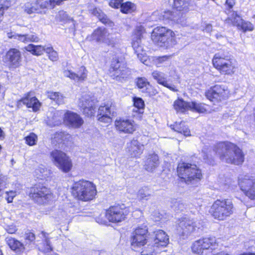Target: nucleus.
<instances>
[{
  "instance_id": "1",
  "label": "nucleus",
  "mask_w": 255,
  "mask_h": 255,
  "mask_svg": "<svg viewBox=\"0 0 255 255\" xmlns=\"http://www.w3.org/2000/svg\"><path fill=\"white\" fill-rule=\"evenodd\" d=\"M213 151L220 159L228 163L240 165L244 161L242 150L230 142H220L214 147Z\"/></svg>"
},
{
  "instance_id": "2",
  "label": "nucleus",
  "mask_w": 255,
  "mask_h": 255,
  "mask_svg": "<svg viewBox=\"0 0 255 255\" xmlns=\"http://www.w3.org/2000/svg\"><path fill=\"white\" fill-rule=\"evenodd\" d=\"M71 190L74 196L83 201L93 200L97 194L96 185L93 182L85 180H80L75 182Z\"/></svg>"
},
{
  "instance_id": "3",
  "label": "nucleus",
  "mask_w": 255,
  "mask_h": 255,
  "mask_svg": "<svg viewBox=\"0 0 255 255\" xmlns=\"http://www.w3.org/2000/svg\"><path fill=\"white\" fill-rule=\"evenodd\" d=\"M234 210V205L231 200L220 199L213 202L209 212L215 219L224 221L233 214Z\"/></svg>"
},
{
  "instance_id": "4",
  "label": "nucleus",
  "mask_w": 255,
  "mask_h": 255,
  "mask_svg": "<svg viewBox=\"0 0 255 255\" xmlns=\"http://www.w3.org/2000/svg\"><path fill=\"white\" fill-rule=\"evenodd\" d=\"M151 38L153 42L160 47L167 48L176 43L175 33L163 26L154 28L151 33Z\"/></svg>"
},
{
  "instance_id": "5",
  "label": "nucleus",
  "mask_w": 255,
  "mask_h": 255,
  "mask_svg": "<svg viewBox=\"0 0 255 255\" xmlns=\"http://www.w3.org/2000/svg\"><path fill=\"white\" fill-rule=\"evenodd\" d=\"M177 172L179 177L187 184L200 180L202 176L201 170L196 165L184 162L178 164Z\"/></svg>"
},
{
  "instance_id": "6",
  "label": "nucleus",
  "mask_w": 255,
  "mask_h": 255,
  "mask_svg": "<svg viewBox=\"0 0 255 255\" xmlns=\"http://www.w3.org/2000/svg\"><path fill=\"white\" fill-rule=\"evenodd\" d=\"M212 63L214 67L223 74H233L236 69L233 61L222 53L215 54L212 59Z\"/></svg>"
},
{
  "instance_id": "7",
  "label": "nucleus",
  "mask_w": 255,
  "mask_h": 255,
  "mask_svg": "<svg viewBox=\"0 0 255 255\" xmlns=\"http://www.w3.org/2000/svg\"><path fill=\"white\" fill-rule=\"evenodd\" d=\"M50 156L54 165L63 172L68 173L72 169V160L65 152L54 150L50 152Z\"/></svg>"
},
{
  "instance_id": "8",
  "label": "nucleus",
  "mask_w": 255,
  "mask_h": 255,
  "mask_svg": "<svg viewBox=\"0 0 255 255\" xmlns=\"http://www.w3.org/2000/svg\"><path fill=\"white\" fill-rule=\"evenodd\" d=\"M93 40L100 43H104L112 47L118 46L120 38L110 34L108 30L104 27H99L96 29L91 35Z\"/></svg>"
},
{
  "instance_id": "9",
  "label": "nucleus",
  "mask_w": 255,
  "mask_h": 255,
  "mask_svg": "<svg viewBox=\"0 0 255 255\" xmlns=\"http://www.w3.org/2000/svg\"><path fill=\"white\" fill-rule=\"evenodd\" d=\"M238 185L241 190L251 200H255V178L249 175H240Z\"/></svg>"
},
{
  "instance_id": "10",
  "label": "nucleus",
  "mask_w": 255,
  "mask_h": 255,
  "mask_svg": "<svg viewBox=\"0 0 255 255\" xmlns=\"http://www.w3.org/2000/svg\"><path fill=\"white\" fill-rule=\"evenodd\" d=\"M29 197L39 204H44L53 199V194L47 187L36 185L30 189Z\"/></svg>"
},
{
  "instance_id": "11",
  "label": "nucleus",
  "mask_w": 255,
  "mask_h": 255,
  "mask_svg": "<svg viewBox=\"0 0 255 255\" xmlns=\"http://www.w3.org/2000/svg\"><path fill=\"white\" fill-rule=\"evenodd\" d=\"M148 229L145 225L137 227L133 233L131 241V247L132 250L138 251L147 243Z\"/></svg>"
},
{
  "instance_id": "12",
  "label": "nucleus",
  "mask_w": 255,
  "mask_h": 255,
  "mask_svg": "<svg viewBox=\"0 0 255 255\" xmlns=\"http://www.w3.org/2000/svg\"><path fill=\"white\" fill-rule=\"evenodd\" d=\"M229 90L224 85H216L206 92V96L209 100L222 101L227 98L229 95Z\"/></svg>"
},
{
  "instance_id": "13",
  "label": "nucleus",
  "mask_w": 255,
  "mask_h": 255,
  "mask_svg": "<svg viewBox=\"0 0 255 255\" xmlns=\"http://www.w3.org/2000/svg\"><path fill=\"white\" fill-rule=\"evenodd\" d=\"M129 71L119 59H113L110 69L111 76L117 80L127 78L129 74Z\"/></svg>"
},
{
  "instance_id": "14",
  "label": "nucleus",
  "mask_w": 255,
  "mask_h": 255,
  "mask_svg": "<svg viewBox=\"0 0 255 255\" xmlns=\"http://www.w3.org/2000/svg\"><path fill=\"white\" fill-rule=\"evenodd\" d=\"M22 56L21 52L17 49L11 48L6 53L4 62L9 69L13 70L21 65Z\"/></svg>"
},
{
  "instance_id": "15",
  "label": "nucleus",
  "mask_w": 255,
  "mask_h": 255,
  "mask_svg": "<svg viewBox=\"0 0 255 255\" xmlns=\"http://www.w3.org/2000/svg\"><path fill=\"white\" fill-rule=\"evenodd\" d=\"M126 211L119 206H112L106 212L105 216L109 222L117 223L124 221L127 216Z\"/></svg>"
},
{
  "instance_id": "16",
  "label": "nucleus",
  "mask_w": 255,
  "mask_h": 255,
  "mask_svg": "<svg viewBox=\"0 0 255 255\" xmlns=\"http://www.w3.org/2000/svg\"><path fill=\"white\" fill-rule=\"evenodd\" d=\"M48 2L46 1H42L41 0H36L35 2L26 3L23 7L24 10L27 14L33 13H45L46 9L48 8Z\"/></svg>"
},
{
  "instance_id": "17",
  "label": "nucleus",
  "mask_w": 255,
  "mask_h": 255,
  "mask_svg": "<svg viewBox=\"0 0 255 255\" xmlns=\"http://www.w3.org/2000/svg\"><path fill=\"white\" fill-rule=\"evenodd\" d=\"M82 109L83 114L87 117H92L95 113V105L94 102L91 100L89 96L85 95L80 99L78 104Z\"/></svg>"
},
{
  "instance_id": "18",
  "label": "nucleus",
  "mask_w": 255,
  "mask_h": 255,
  "mask_svg": "<svg viewBox=\"0 0 255 255\" xmlns=\"http://www.w3.org/2000/svg\"><path fill=\"white\" fill-rule=\"evenodd\" d=\"M115 125L119 131L126 133H132L137 128L134 122L128 119H120L116 121Z\"/></svg>"
},
{
  "instance_id": "19",
  "label": "nucleus",
  "mask_w": 255,
  "mask_h": 255,
  "mask_svg": "<svg viewBox=\"0 0 255 255\" xmlns=\"http://www.w3.org/2000/svg\"><path fill=\"white\" fill-rule=\"evenodd\" d=\"M194 230V226L192 221L184 218L180 221L177 227V234L182 236L183 238L186 237Z\"/></svg>"
},
{
  "instance_id": "20",
  "label": "nucleus",
  "mask_w": 255,
  "mask_h": 255,
  "mask_svg": "<svg viewBox=\"0 0 255 255\" xmlns=\"http://www.w3.org/2000/svg\"><path fill=\"white\" fill-rule=\"evenodd\" d=\"M64 122L73 128H79L84 123L83 119L76 113L67 111L64 115Z\"/></svg>"
},
{
  "instance_id": "21",
  "label": "nucleus",
  "mask_w": 255,
  "mask_h": 255,
  "mask_svg": "<svg viewBox=\"0 0 255 255\" xmlns=\"http://www.w3.org/2000/svg\"><path fill=\"white\" fill-rule=\"evenodd\" d=\"M22 103L28 108H32L33 111H37L40 107V103L38 99L31 93H27L18 102V104L20 105Z\"/></svg>"
},
{
  "instance_id": "22",
  "label": "nucleus",
  "mask_w": 255,
  "mask_h": 255,
  "mask_svg": "<svg viewBox=\"0 0 255 255\" xmlns=\"http://www.w3.org/2000/svg\"><path fill=\"white\" fill-rule=\"evenodd\" d=\"M88 71L84 66H81L77 73H75L71 70H65L63 72L64 76L77 82L85 81L87 77Z\"/></svg>"
},
{
  "instance_id": "23",
  "label": "nucleus",
  "mask_w": 255,
  "mask_h": 255,
  "mask_svg": "<svg viewBox=\"0 0 255 255\" xmlns=\"http://www.w3.org/2000/svg\"><path fill=\"white\" fill-rule=\"evenodd\" d=\"M7 35L9 38H13L24 43L38 42L39 41V38L34 34H21L10 32L7 33Z\"/></svg>"
},
{
  "instance_id": "24",
  "label": "nucleus",
  "mask_w": 255,
  "mask_h": 255,
  "mask_svg": "<svg viewBox=\"0 0 255 255\" xmlns=\"http://www.w3.org/2000/svg\"><path fill=\"white\" fill-rule=\"evenodd\" d=\"M152 76L159 84L162 85L173 91H177L176 88L174 85L168 83L166 75L164 73L158 71H154L152 73Z\"/></svg>"
},
{
  "instance_id": "25",
  "label": "nucleus",
  "mask_w": 255,
  "mask_h": 255,
  "mask_svg": "<svg viewBox=\"0 0 255 255\" xmlns=\"http://www.w3.org/2000/svg\"><path fill=\"white\" fill-rule=\"evenodd\" d=\"M127 148L131 157H138L142 153L144 147L137 140H132L128 144Z\"/></svg>"
},
{
  "instance_id": "26",
  "label": "nucleus",
  "mask_w": 255,
  "mask_h": 255,
  "mask_svg": "<svg viewBox=\"0 0 255 255\" xmlns=\"http://www.w3.org/2000/svg\"><path fill=\"white\" fill-rule=\"evenodd\" d=\"M98 119L100 122L109 124L112 122V113L110 107L108 105L101 106L99 107Z\"/></svg>"
},
{
  "instance_id": "27",
  "label": "nucleus",
  "mask_w": 255,
  "mask_h": 255,
  "mask_svg": "<svg viewBox=\"0 0 255 255\" xmlns=\"http://www.w3.org/2000/svg\"><path fill=\"white\" fill-rule=\"evenodd\" d=\"M145 30L144 27L141 25L136 26L134 30L132 37V47L133 48H138L139 45H141V40L143 37V34Z\"/></svg>"
},
{
  "instance_id": "28",
  "label": "nucleus",
  "mask_w": 255,
  "mask_h": 255,
  "mask_svg": "<svg viewBox=\"0 0 255 255\" xmlns=\"http://www.w3.org/2000/svg\"><path fill=\"white\" fill-rule=\"evenodd\" d=\"M154 244L157 247H166L169 243V238L166 233L161 230L154 232Z\"/></svg>"
},
{
  "instance_id": "29",
  "label": "nucleus",
  "mask_w": 255,
  "mask_h": 255,
  "mask_svg": "<svg viewBox=\"0 0 255 255\" xmlns=\"http://www.w3.org/2000/svg\"><path fill=\"white\" fill-rule=\"evenodd\" d=\"M5 241L9 247L13 251L16 252H22L27 246V243L25 244L11 237H7L5 238Z\"/></svg>"
},
{
  "instance_id": "30",
  "label": "nucleus",
  "mask_w": 255,
  "mask_h": 255,
  "mask_svg": "<svg viewBox=\"0 0 255 255\" xmlns=\"http://www.w3.org/2000/svg\"><path fill=\"white\" fill-rule=\"evenodd\" d=\"M193 105L191 102H186L179 99L174 102L173 107L177 112L184 113L190 110V106Z\"/></svg>"
},
{
  "instance_id": "31",
  "label": "nucleus",
  "mask_w": 255,
  "mask_h": 255,
  "mask_svg": "<svg viewBox=\"0 0 255 255\" xmlns=\"http://www.w3.org/2000/svg\"><path fill=\"white\" fill-rule=\"evenodd\" d=\"M159 164L158 156L155 154H151L148 156L146 160L145 167L148 171H152Z\"/></svg>"
},
{
  "instance_id": "32",
  "label": "nucleus",
  "mask_w": 255,
  "mask_h": 255,
  "mask_svg": "<svg viewBox=\"0 0 255 255\" xmlns=\"http://www.w3.org/2000/svg\"><path fill=\"white\" fill-rule=\"evenodd\" d=\"M171 128L175 131L183 134L185 136H190V130L185 125L184 122H176L171 126Z\"/></svg>"
},
{
  "instance_id": "33",
  "label": "nucleus",
  "mask_w": 255,
  "mask_h": 255,
  "mask_svg": "<svg viewBox=\"0 0 255 255\" xmlns=\"http://www.w3.org/2000/svg\"><path fill=\"white\" fill-rule=\"evenodd\" d=\"M93 14L96 16L103 23L111 27L114 25V23L108 18L107 16L100 9L97 8H94L93 11Z\"/></svg>"
},
{
  "instance_id": "34",
  "label": "nucleus",
  "mask_w": 255,
  "mask_h": 255,
  "mask_svg": "<svg viewBox=\"0 0 255 255\" xmlns=\"http://www.w3.org/2000/svg\"><path fill=\"white\" fill-rule=\"evenodd\" d=\"M153 191L150 188L143 187L138 190L137 197L140 201L147 200L151 197Z\"/></svg>"
},
{
  "instance_id": "35",
  "label": "nucleus",
  "mask_w": 255,
  "mask_h": 255,
  "mask_svg": "<svg viewBox=\"0 0 255 255\" xmlns=\"http://www.w3.org/2000/svg\"><path fill=\"white\" fill-rule=\"evenodd\" d=\"M25 49L34 55H41L46 51V48L41 45L29 44L25 47Z\"/></svg>"
},
{
  "instance_id": "36",
  "label": "nucleus",
  "mask_w": 255,
  "mask_h": 255,
  "mask_svg": "<svg viewBox=\"0 0 255 255\" xmlns=\"http://www.w3.org/2000/svg\"><path fill=\"white\" fill-rule=\"evenodd\" d=\"M176 14L170 10L164 11L161 13L157 19H155V20H171L177 23H180L181 22L180 19L177 18L176 16Z\"/></svg>"
},
{
  "instance_id": "37",
  "label": "nucleus",
  "mask_w": 255,
  "mask_h": 255,
  "mask_svg": "<svg viewBox=\"0 0 255 255\" xmlns=\"http://www.w3.org/2000/svg\"><path fill=\"white\" fill-rule=\"evenodd\" d=\"M46 95L48 98L55 102L58 105L64 103L65 97L59 92H47Z\"/></svg>"
},
{
  "instance_id": "38",
  "label": "nucleus",
  "mask_w": 255,
  "mask_h": 255,
  "mask_svg": "<svg viewBox=\"0 0 255 255\" xmlns=\"http://www.w3.org/2000/svg\"><path fill=\"white\" fill-rule=\"evenodd\" d=\"M170 56H163L161 57H154L152 58V61L157 67L166 66L170 64Z\"/></svg>"
},
{
  "instance_id": "39",
  "label": "nucleus",
  "mask_w": 255,
  "mask_h": 255,
  "mask_svg": "<svg viewBox=\"0 0 255 255\" xmlns=\"http://www.w3.org/2000/svg\"><path fill=\"white\" fill-rule=\"evenodd\" d=\"M132 101L134 108L133 111L139 114H142L144 107V103L142 99L140 98L134 97Z\"/></svg>"
},
{
  "instance_id": "40",
  "label": "nucleus",
  "mask_w": 255,
  "mask_h": 255,
  "mask_svg": "<svg viewBox=\"0 0 255 255\" xmlns=\"http://www.w3.org/2000/svg\"><path fill=\"white\" fill-rule=\"evenodd\" d=\"M139 46V47L138 48H136V49L135 48L133 49L139 60L144 64L148 65V57L145 52L143 51L142 45Z\"/></svg>"
},
{
  "instance_id": "41",
  "label": "nucleus",
  "mask_w": 255,
  "mask_h": 255,
  "mask_svg": "<svg viewBox=\"0 0 255 255\" xmlns=\"http://www.w3.org/2000/svg\"><path fill=\"white\" fill-rule=\"evenodd\" d=\"M189 0H174V7L177 11H187Z\"/></svg>"
},
{
  "instance_id": "42",
  "label": "nucleus",
  "mask_w": 255,
  "mask_h": 255,
  "mask_svg": "<svg viewBox=\"0 0 255 255\" xmlns=\"http://www.w3.org/2000/svg\"><path fill=\"white\" fill-rule=\"evenodd\" d=\"M136 85L144 93L147 89H151V85L145 78H138L136 81Z\"/></svg>"
},
{
  "instance_id": "43",
  "label": "nucleus",
  "mask_w": 255,
  "mask_h": 255,
  "mask_svg": "<svg viewBox=\"0 0 255 255\" xmlns=\"http://www.w3.org/2000/svg\"><path fill=\"white\" fill-rule=\"evenodd\" d=\"M136 8V7L133 3L127 1L122 3L121 11L124 13H131L135 10Z\"/></svg>"
},
{
  "instance_id": "44",
  "label": "nucleus",
  "mask_w": 255,
  "mask_h": 255,
  "mask_svg": "<svg viewBox=\"0 0 255 255\" xmlns=\"http://www.w3.org/2000/svg\"><path fill=\"white\" fill-rule=\"evenodd\" d=\"M71 138V135L64 132H60L59 133H56L54 137V140L58 143L62 142H66L70 140Z\"/></svg>"
},
{
  "instance_id": "45",
  "label": "nucleus",
  "mask_w": 255,
  "mask_h": 255,
  "mask_svg": "<svg viewBox=\"0 0 255 255\" xmlns=\"http://www.w3.org/2000/svg\"><path fill=\"white\" fill-rule=\"evenodd\" d=\"M37 136L34 133L31 132L25 137L26 143L29 146H33L36 144L37 141Z\"/></svg>"
},
{
  "instance_id": "46",
  "label": "nucleus",
  "mask_w": 255,
  "mask_h": 255,
  "mask_svg": "<svg viewBox=\"0 0 255 255\" xmlns=\"http://www.w3.org/2000/svg\"><path fill=\"white\" fill-rule=\"evenodd\" d=\"M193 106H190V109L192 111H196L198 113H204L206 112V109L205 105L201 104H197L194 102H191Z\"/></svg>"
},
{
  "instance_id": "47",
  "label": "nucleus",
  "mask_w": 255,
  "mask_h": 255,
  "mask_svg": "<svg viewBox=\"0 0 255 255\" xmlns=\"http://www.w3.org/2000/svg\"><path fill=\"white\" fill-rule=\"evenodd\" d=\"M238 28L239 29H242L243 31L246 32L247 31H252L254 29V25L252 23L249 21H245L242 20V22L240 23V25H239Z\"/></svg>"
},
{
  "instance_id": "48",
  "label": "nucleus",
  "mask_w": 255,
  "mask_h": 255,
  "mask_svg": "<svg viewBox=\"0 0 255 255\" xmlns=\"http://www.w3.org/2000/svg\"><path fill=\"white\" fill-rule=\"evenodd\" d=\"M11 0H0V14H4L5 10H7L11 5Z\"/></svg>"
},
{
  "instance_id": "49",
  "label": "nucleus",
  "mask_w": 255,
  "mask_h": 255,
  "mask_svg": "<svg viewBox=\"0 0 255 255\" xmlns=\"http://www.w3.org/2000/svg\"><path fill=\"white\" fill-rule=\"evenodd\" d=\"M45 52L48 54L49 58L51 61H56L58 60V53L52 47H46Z\"/></svg>"
},
{
  "instance_id": "50",
  "label": "nucleus",
  "mask_w": 255,
  "mask_h": 255,
  "mask_svg": "<svg viewBox=\"0 0 255 255\" xmlns=\"http://www.w3.org/2000/svg\"><path fill=\"white\" fill-rule=\"evenodd\" d=\"M24 239L25 240V243L24 244L27 243V245L26 247H29L30 245L33 243L35 240V235L30 232H26L25 234Z\"/></svg>"
},
{
  "instance_id": "51",
  "label": "nucleus",
  "mask_w": 255,
  "mask_h": 255,
  "mask_svg": "<svg viewBox=\"0 0 255 255\" xmlns=\"http://www.w3.org/2000/svg\"><path fill=\"white\" fill-rule=\"evenodd\" d=\"M36 173L38 175V178H42L47 175V170L46 168L43 165H41L35 170Z\"/></svg>"
},
{
  "instance_id": "52",
  "label": "nucleus",
  "mask_w": 255,
  "mask_h": 255,
  "mask_svg": "<svg viewBox=\"0 0 255 255\" xmlns=\"http://www.w3.org/2000/svg\"><path fill=\"white\" fill-rule=\"evenodd\" d=\"M7 178L3 175L0 176V197L3 196V190L6 188Z\"/></svg>"
},
{
  "instance_id": "53",
  "label": "nucleus",
  "mask_w": 255,
  "mask_h": 255,
  "mask_svg": "<svg viewBox=\"0 0 255 255\" xmlns=\"http://www.w3.org/2000/svg\"><path fill=\"white\" fill-rule=\"evenodd\" d=\"M234 25L237 27L240 25L241 22H242V18L239 16L236 13H233L232 17L230 19Z\"/></svg>"
},
{
  "instance_id": "54",
  "label": "nucleus",
  "mask_w": 255,
  "mask_h": 255,
  "mask_svg": "<svg viewBox=\"0 0 255 255\" xmlns=\"http://www.w3.org/2000/svg\"><path fill=\"white\" fill-rule=\"evenodd\" d=\"M42 234L44 238H45L44 240V244L46 245L45 247L42 249V251L44 253H48L51 251L52 250V248L50 245L49 240L46 237L45 233L42 232Z\"/></svg>"
},
{
  "instance_id": "55",
  "label": "nucleus",
  "mask_w": 255,
  "mask_h": 255,
  "mask_svg": "<svg viewBox=\"0 0 255 255\" xmlns=\"http://www.w3.org/2000/svg\"><path fill=\"white\" fill-rule=\"evenodd\" d=\"M5 198L8 203H11L13 198L16 196V192L13 191H10L9 192H5Z\"/></svg>"
},
{
  "instance_id": "56",
  "label": "nucleus",
  "mask_w": 255,
  "mask_h": 255,
  "mask_svg": "<svg viewBox=\"0 0 255 255\" xmlns=\"http://www.w3.org/2000/svg\"><path fill=\"white\" fill-rule=\"evenodd\" d=\"M123 3V0H111L109 2V5L113 8H118L120 7L121 9Z\"/></svg>"
},
{
  "instance_id": "57",
  "label": "nucleus",
  "mask_w": 255,
  "mask_h": 255,
  "mask_svg": "<svg viewBox=\"0 0 255 255\" xmlns=\"http://www.w3.org/2000/svg\"><path fill=\"white\" fill-rule=\"evenodd\" d=\"M68 16L66 12L60 11L57 15V18L61 21L66 20L68 19Z\"/></svg>"
},
{
  "instance_id": "58",
  "label": "nucleus",
  "mask_w": 255,
  "mask_h": 255,
  "mask_svg": "<svg viewBox=\"0 0 255 255\" xmlns=\"http://www.w3.org/2000/svg\"><path fill=\"white\" fill-rule=\"evenodd\" d=\"M5 230L6 232L9 234H14L16 231V227L14 225H8L6 226Z\"/></svg>"
},
{
  "instance_id": "59",
  "label": "nucleus",
  "mask_w": 255,
  "mask_h": 255,
  "mask_svg": "<svg viewBox=\"0 0 255 255\" xmlns=\"http://www.w3.org/2000/svg\"><path fill=\"white\" fill-rule=\"evenodd\" d=\"M173 207L174 208L175 210H182L184 207V205L180 201H177L174 204Z\"/></svg>"
},
{
  "instance_id": "60",
  "label": "nucleus",
  "mask_w": 255,
  "mask_h": 255,
  "mask_svg": "<svg viewBox=\"0 0 255 255\" xmlns=\"http://www.w3.org/2000/svg\"><path fill=\"white\" fill-rule=\"evenodd\" d=\"M144 93L148 94L150 96L155 95L157 94V91L155 89H154L151 86V89H147Z\"/></svg>"
},
{
  "instance_id": "61",
  "label": "nucleus",
  "mask_w": 255,
  "mask_h": 255,
  "mask_svg": "<svg viewBox=\"0 0 255 255\" xmlns=\"http://www.w3.org/2000/svg\"><path fill=\"white\" fill-rule=\"evenodd\" d=\"M236 0H226V3L230 8L233 7L235 4Z\"/></svg>"
},
{
  "instance_id": "62",
  "label": "nucleus",
  "mask_w": 255,
  "mask_h": 255,
  "mask_svg": "<svg viewBox=\"0 0 255 255\" xmlns=\"http://www.w3.org/2000/svg\"><path fill=\"white\" fill-rule=\"evenodd\" d=\"M204 30L207 32H210L212 30V26L210 24H207Z\"/></svg>"
},
{
  "instance_id": "63",
  "label": "nucleus",
  "mask_w": 255,
  "mask_h": 255,
  "mask_svg": "<svg viewBox=\"0 0 255 255\" xmlns=\"http://www.w3.org/2000/svg\"><path fill=\"white\" fill-rule=\"evenodd\" d=\"M96 222L100 224H104L105 221L102 220L100 219L99 218H96Z\"/></svg>"
},
{
  "instance_id": "64",
  "label": "nucleus",
  "mask_w": 255,
  "mask_h": 255,
  "mask_svg": "<svg viewBox=\"0 0 255 255\" xmlns=\"http://www.w3.org/2000/svg\"><path fill=\"white\" fill-rule=\"evenodd\" d=\"M240 255H255V253H246L242 254Z\"/></svg>"
}]
</instances>
